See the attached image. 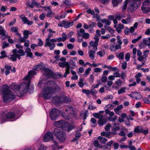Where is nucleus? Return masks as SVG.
<instances>
[{
	"instance_id": "obj_51",
	"label": "nucleus",
	"mask_w": 150,
	"mask_h": 150,
	"mask_svg": "<svg viewBox=\"0 0 150 150\" xmlns=\"http://www.w3.org/2000/svg\"><path fill=\"white\" fill-rule=\"evenodd\" d=\"M149 52V50H146L144 51L143 52V56L145 57V58H146L147 57L148 54Z\"/></svg>"
},
{
	"instance_id": "obj_17",
	"label": "nucleus",
	"mask_w": 150,
	"mask_h": 150,
	"mask_svg": "<svg viewBox=\"0 0 150 150\" xmlns=\"http://www.w3.org/2000/svg\"><path fill=\"white\" fill-rule=\"evenodd\" d=\"M7 32L4 28L0 25V38L2 40H4L7 36Z\"/></svg>"
},
{
	"instance_id": "obj_61",
	"label": "nucleus",
	"mask_w": 150,
	"mask_h": 150,
	"mask_svg": "<svg viewBox=\"0 0 150 150\" xmlns=\"http://www.w3.org/2000/svg\"><path fill=\"white\" fill-rule=\"evenodd\" d=\"M38 41L39 42L38 43V45H37L38 46H42L43 44V42L40 38L38 39Z\"/></svg>"
},
{
	"instance_id": "obj_56",
	"label": "nucleus",
	"mask_w": 150,
	"mask_h": 150,
	"mask_svg": "<svg viewBox=\"0 0 150 150\" xmlns=\"http://www.w3.org/2000/svg\"><path fill=\"white\" fill-rule=\"evenodd\" d=\"M91 70V69L90 68H88L85 71V74H84V76L86 77L87 75L89 73L90 71Z\"/></svg>"
},
{
	"instance_id": "obj_12",
	"label": "nucleus",
	"mask_w": 150,
	"mask_h": 150,
	"mask_svg": "<svg viewBox=\"0 0 150 150\" xmlns=\"http://www.w3.org/2000/svg\"><path fill=\"white\" fill-rule=\"evenodd\" d=\"M77 36L78 38L81 37L86 39H88L90 37V35L89 33H86L84 30L82 28L78 30Z\"/></svg>"
},
{
	"instance_id": "obj_29",
	"label": "nucleus",
	"mask_w": 150,
	"mask_h": 150,
	"mask_svg": "<svg viewBox=\"0 0 150 150\" xmlns=\"http://www.w3.org/2000/svg\"><path fill=\"white\" fill-rule=\"evenodd\" d=\"M88 54L90 58L91 59H93L95 58L94 55L95 54V52L94 50H90L88 52Z\"/></svg>"
},
{
	"instance_id": "obj_13",
	"label": "nucleus",
	"mask_w": 150,
	"mask_h": 150,
	"mask_svg": "<svg viewBox=\"0 0 150 150\" xmlns=\"http://www.w3.org/2000/svg\"><path fill=\"white\" fill-rule=\"evenodd\" d=\"M59 111L56 108L53 109L50 112V116L52 120H56L59 116Z\"/></svg>"
},
{
	"instance_id": "obj_21",
	"label": "nucleus",
	"mask_w": 150,
	"mask_h": 150,
	"mask_svg": "<svg viewBox=\"0 0 150 150\" xmlns=\"http://www.w3.org/2000/svg\"><path fill=\"white\" fill-rule=\"evenodd\" d=\"M113 143V141L111 140L108 142L107 144L103 146V147L104 150L107 149L108 150H110L111 148V145H112Z\"/></svg>"
},
{
	"instance_id": "obj_64",
	"label": "nucleus",
	"mask_w": 150,
	"mask_h": 150,
	"mask_svg": "<svg viewBox=\"0 0 150 150\" xmlns=\"http://www.w3.org/2000/svg\"><path fill=\"white\" fill-rule=\"evenodd\" d=\"M98 140H95L93 142V144L95 146H100V144H99Z\"/></svg>"
},
{
	"instance_id": "obj_46",
	"label": "nucleus",
	"mask_w": 150,
	"mask_h": 150,
	"mask_svg": "<svg viewBox=\"0 0 150 150\" xmlns=\"http://www.w3.org/2000/svg\"><path fill=\"white\" fill-rule=\"evenodd\" d=\"M66 71L65 72L64 74V77H67V76L68 74H69V69L70 68V66H66Z\"/></svg>"
},
{
	"instance_id": "obj_22",
	"label": "nucleus",
	"mask_w": 150,
	"mask_h": 150,
	"mask_svg": "<svg viewBox=\"0 0 150 150\" xmlns=\"http://www.w3.org/2000/svg\"><path fill=\"white\" fill-rule=\"evenodd\" d=\"M11 30L12 33H15L16 35L21 36V34L18 33V28L17 27H13L11 28Z\"/></svg>"
},
{
	"instance_id": "obj_30",
	"label": "nucleus",
	"mask_w": 150,
	"mask_h": 150,
	"mask_svg": "<svg viewBox=\"0 0 150 150\" xmlns=\"http://www.w3.org/2000/svg\"><path fill=\"white\" fill-rule=\"evenodd\" d=\"M107 122V120L104 119L99 120L98 123L100 126H101L105 124Z\"/></svg>"
},
{
	"instance_id": "obj_58",
	"label": "nucleus",
	"mask_w": 150,
	"mask_h": 150,
	"mask_svg": "<svg viewBox=\"0 0 150 150\" xmlns=\"http://www.w3.org/2000/svg\"><path fill=\"white\" fill-rule=\"evenodd\" d=\"M87 13L90 14L92 15H94V12L93 10H92L91 9H88L87 11Z\"/></svg>"
},
{
	"instance_id": "obj_28",
	"label": "nucleus",
	"mask_w": 150,
	"mask_h": 150,
	"mask_svg": "<svg viewBox=\"0 0 150 150\" xmlns=\"http://www.w3.org/2000/svg\"><path fill=\"white\" fill-rule=\"evenodd\" d=\"M142 130V126H137L134 127V132L137 133H139L141 132Z\"/></svg>"
},
{
	"instance_id": "obj_41",
	"label": "nucleus",
	"mask_w": 150,
	"mask_h": 150,
	"mask_svg": "<svg viewBox=\"0 0 150 150\" xmlns=\"http://www.w3.org/2000/svg\"><path fill=\"white\" fill-rule=\"evenodd\" d=\"M76 127V126L74 125H69L68 127L67 131L68 132H70V131L74 129Z\"/></svg>"
},
{
	"instance_id": "obj_18",
	"label": "nucleus",
	"mask_w": 150,
	"mask_h": 150,
	"mask_svg": "<svg viewBox=\"0 0 150 150\" xmlns=\"http://www.w3.org/2000/svg\"><path fill=\"white\" fill-rule=\"evenodd\" d=\"M65 122L63 120L55 122L54 123V125L57 127L61 128L64 127Z\"/></svg>"
},
{
	"instance_id": "obj_50",
	"label": "nucleus",
	"mask_w": 150,
	"mask_h": 150,
	"mask_svg": "<svg viewBox=\"0 0 150 150\" xmlns=\"http://www.w3.org/2000/svg\"><path fill=\"white\" fill-rule=\"evenodd\" d=\"M9 45V44L6 42L5 41H4L2 44V48L3 49L6 48V47H8Z\"/></svg>"
},
{
	"instance_id": "obj_24",
	"label": "nucleus",
	"mask_w": 150,
	"mask_h": 150,
	"mask_svg": "<svg viewBox=\"0 0 150 150\" xmlns=\"http://www.w3.org/2000/svg\"><path fill=\"white\" fill-rule=\"evenodd\" d=\"M97 139L100 143L103 144H105L106 142L107 141L106 138L101 136L98 137L97 138Z\"/></svg>"
},
{
	"instance_id": "obj_59",
	"label": "nucleus",
	"mask_w": 150,
	"mask_h": 150,
	"mask_svg": "<svg viewBox=\"0 0 150 150\" xmlns=\"http://www.w3.org/2000/svg\"><path fill=\"white\" fill-rule=\"evenodd\" d=\"M63 3L67 5H69L71 4V1L70 0H65L63 2Z\"/></svg>"
},
{
	"instance_id": "obj_15",
	"label": "nucleus",
	"mask_w": 150,
	"mask_h": 150,
	"mask_svg": "<svg viewBox=\"0 0 150 150\" xmlns=\"http://www.w3.org/2000/svg\"><path fill=\"white\" fill-rule=\"evenodd\" d=\"M19 17L25 24H26L28 25H30L33 23V21H30L24 14H22L20 15Z\"/></svg>"
},
{
	"instance_id": "obj_7",
	"label": "nucleus",
	"mask_w": 150,
	"mask_h": 150,
	"mask_svg": "<svg viewBox=\"0 0 150 150\" xmlns=\"http://www.w3.org/2000/svg\"><path fill=\"white\" fill-rule=\"evenodd\" d=\"M62 117L66 120H69L74 116V111L72 107H69L65 111L61 112Z\"/></svg>"
},
{
	"instance_id": "obj_26",
	"label": "nucleus",
	"mask_w": 150,
	"mask_h": 150,
	"mask_svg": "<svg viewBox=\"0 0 150 150\" xmlns=\"http://www.w3.org/2000/svg\"><path fill=\"white\" fill-rule=\"evenodd\" d=\"M31 50L30 48H27L25 51V52L27 54V57H29L30 58H32L33 54L31 52Z\"/></svg>"
},
{
	"instance_id": "obj_5",
	"label": "nucleus",
	"mask_w": 150,
	"mask_h": 150,
	"mask_svg": "<svg viewBox=\"0 0 150 150\" xmlns=\"http://www.w3.org/2000/svg\"><path fill=\"white\" fill-rule=\"evenodd\" d=\"M53 35V34L52 33H49L47 38L45 39V42L44 45L45 47H49L50 50H52L54 49L55 47V44L54 42H57V40L56 39H50V38Z\"/></svg>"
},
{
	"instance_id": "obj_63",
	"label": "nucleus",
	"mask_w": 150,
	"mask_h": 150,
	"mask_svg": "<svg viewBox=\"0 0 150 150\" xmlns=\"http://www.w3.org/2000/svg\"><path fill=\"white\" fill-rule=\"evenodd\" d=\"M81 136V134L80 132H79V130H76V134H75V136L76 137H79Z\"/></svg>"
},
{
	"instance_id": "obj_19",
	"label": "nucleus",
	"mask_w": 150,
	"mask_h": 150,
	"mask_svg": "<svg viewBox=\"0 0 150 150\" xmlns=\"http://www.w3.org/2000/svg\"><path fill=\"white\" fill-rule=\"evenodd\" d=\"M130 96L137 100L141 98L142 97L141 94L137 92L132 93L130 94Z\"/></svg>"
},
{
	"instance_id": "obj_27",
	"label": "nucleus",
	"mask_w": 150,
	"mask_h": 150,
	"mask_svg": "<svg viewBox=\"0 0 150 150\" xmlns=\"http://www.w3.org/2000/svg\"><path fill=\"white\" fill-rule=\"evenodd\" d=\"M59 60L63 62V63H59V66H61V64H63V65L65 64L66 65V66H68L69 65L68 63L65 61L66 60V59L65 57H62L61 58L59 59Z\"/></svg>"
},
{
	"instance_id": "obj_48",
	"label": "nucleus",
	"mask_w": 150,
	"mask_h": 150,
	"mask_svg": "<svg viewBox=\"0 0 150 150\" xmlns=\"http://www.w3.org/2000/svg\"><path fill=\"white\" fill-rule=\"evenodd\" d=\"M62 38L63 39V40H64V41L67 39V35L65 33L63 32L62 34Z\"/></svg>"
},
{
	"instance_id": "obj_38",
	"label": "nucleus",
	"mask_w": 150,
	"mask_h": 150,
	"mask_svg": "<svg viewBox=\"0 0 150 150\" xmlns=\"http://www.w3.org/2000/svg\"><path fill=\"white\" fill-rule=\"evenodd\" d=\"M125 16L124 15L119 14L115 16V18L116 19L120 20H121L122 18H125Z\"/></svg>"
},
{
	"instance_id": "obj_39",
	"label": "nucleus",
	"mask_w": 150,
	"mask_h": 150,
	"mask_svg": "<svg viewBox=\"0 0 150 150\" xmlns=\"http://www.w3.org/2000/svg\"><path fill=\"white\" fill-rule=\"evenodd\" d=\"M122 1V0H112V2L114 6H117L118 4Z\"/></svg>"
},
{
	"instance_id": "obj_23",
	"label": "nucleus",
	"mask_w": 150,
	"mask_h": 150,
	"mask_svg": "<svg viewBox=\"0 0 150 150\" xmlns=\"http://www.w3.org/2000/svg\"><path fill=\"white\" fill-rule=\"evenodd\" d=\"M124 25L122 24H118L116 26V31L119 33H120L121 32L122 29H123L124 28Z\"/></svg>"
},
{
	"instance_id": "obj_10",
	"label": "nucleus",
	"mask_w": 150,
	"mask_h": 150,
	"mask_svg": "<svg viewBox=\"0 0 150 150\" xmlns=\"http://www.w3.org/2000/svg\"><path fill=\"white\" fill-rule=\"evenodd\" d=\"M53 92V89L51 87H47L45 88L42 93V97L46 100L51 99L52 94Z\"/></svg>"
},
{
	"instance_id": "obj_44",
	"label": "nucleus",
	"mask_w": 150,
	"mask_h": 150,
	"mask_svg": "<svg viewBox=\"0 0 150 150\" xmlns=\"http://www.w3.org/2000/svg\"><path fill=\"white\" fill-rule=\"evenodd\" d=\"M142 38V35H140L137 38L132 39V42L134 43H136L139 40Z\"/></svg>"
},
{
	"instance_id": "obj_32",
	"label": "nucleus",
	"mask_w": 150,
	"mask_h": 150,
	"mask_svg": "<svg viewBox=\"0 0 150 150\" xmlns=\"http://www.w3.org/2000/svg\"><path fill=\"white\" fill-rule=\"evenodd\" d=\"M101 21L103 23H105V25H110L111 23V21L110 20L105 18L102 19Z\"/></svg>"
},
{
	"instance_id": "obj_62",
	"label": "nucleus",
	"mask_w": 150,
	"mask_h": 150,
	"mask_svg": "<svg viewBox=\"0 0 150 150\" xmlns=\"http://www.w3.org/2000/svg\"><path fill=\"white\" fill-rule=\"evenodd\" d=\"M93 15V18H96L97 21H99L100 20V16H99L98 14H95L94 13V15Z\"/></svg>"
},
{
	"instance_id": "obj_52",
	"label": "nucleus",
	"mask_w": 150,
	"mask_h": 150,
	"mask_svg": "<svg viewBox=\"0 0 150 150\" xmlns=\"http://www.w3.org/2000/svg\"><path fill=\"white\" fill-rule=\"evenodd\" d=\"M81 114L83 115V119L85 120L88 116V112L87 111L83 112V113L81 112Z\"/></svg>"
},
{
	"instance_id": "obj_25",
	"label": "nucleus",
	"mask_w": 150,
	"mask_h": 150,
	"mask_svg": "<svg viewBox=\"0 0 150 150\" xmlns=\"http://www.w3.org/2000/svg\"><path fill=\"white\" fill-rule=\"evenodd\" d=\"M67 21L66 20H64L62 21L60 23L58 24V25L59 27H64L66 28Z\"/></svg>"
},
{
	"instance_id": "obj_54",
	"label": "nucleus",
	"mask_w": 150,
	"mask_h": 150,
	"mask_svg": "<svg viewBox=\"0 0 150 150\" xmlns=\"http://www.w3.org/2000/svg\"><path fill=\"white\" fill-rule=\"evenodd\" d=\"M125 59L127 61H128L130 59V54L129 52H128L125 55Z\"/></svg>"
},
{
	"instance_id": "obj_16",
	"label": "nucleus",
	"mask_w": 150,
	"mask_h": 150,
	"mask_svg": "<svg viewBox=\"0 0 150 150\" xmlns=\"http://www.w3.org/2000/svg\"><path fill=\"white\" fill-rule=\"evenodd\" d=\"M53 136L52 134L50 132L47 133L44 136L43 139L45 142H48L53 139Z\"/></svg>"
},
{
	"instance_id": "obj_42",
	"label": "nucleus",
	"mask_w": 150,
	"mask_h": 150,
	"mask_svg": "<svg viewBox=\"0 0 150 150\" xmlns=\"http://www.w3.org/2000/svg\"><path fill=\"white\" fill-rule=\"evenodd\" d=\"M107 68L108 69L110 70L113 71L115 72L119 71V69L116 67H111V66H108Z\"/></svg>"
},
{
	"instance_id": "obj_35",
	"label": "nucleus",
	"mask_w": 150,
	"mask_h": 150,
	"mask_svg": "<svg viewBox=\"0 0 150 150\" xmlns=\"http://www.w3.org/2000/svg\"><path fill=\"white\" fill-rule=\"evenodd\" d=\"M124 52H120L116 54V56L119 59H122L124 58Z\"/></svg>"
},
{
	"instance_id": "obj_6",
	"label": "nucleus",
	"mask_w": 150,
	"mask_h": 150,
	"mask_svg": "<svg viewBox=\"0 0 150 150\" xmlns=\"http://www.w3.org/2000/svg\"><path fill=\"white\" fill-rule=\"evenodd\" d=\"M18 118L16 117L14 114L12 112L7 113L6 115H3L0 116V122L1 123H3L7 121H14Z\"/></svg>"
},
{
	"instance_id": "obj_55",
	"label": "nucleus",
	"mask_w": 150,
	"mask_h": 150,
	"mask_svg": "<svg viewBox=\"0 0 150 150\" xmlns=\"http://www.w3.org/2000/svg\"><path fill=\"white\" fill-rule=\"evenodd\" d=\"M74 22L73 21L71 22H67L66 26V28H69L71 26H72L73 25Z\"/></svg>"
},
{
	"instance_id": "obj_11",
	"label": "nucleus",
	"mask_w": 150,
	"mask_h": 150,
	"mask_svg": "<svg viewBox=\"0 0 150 150\" xmlns=\"http://www.w3.org/2000/svg\"><path fill=\"white\" fill-rule=\"evenodd\" d=\"M141 9L144 13H147L150 12V0H145L143 2Z\"/></svg>"
},
{
	"instance_id": "obj_45",
	"label": "nucleus",
	"mask_w": 150,
	"mask_h": 150,
	"mask_svg": "<svg viewBox=\"0 0 150 150\" xmlns=\"http://www.w3.org/2000/svg\"><path fill=\"white\" fill-rule=\"evenodd\" d=\"M117 42L118 44L121 45L122 44V42L121 40V37L119 35H118L117 36Z\"/></svg>"
},
{
	"instance_id": "obj_2",
	"label": "nucleus",
	"mask_w": 150,
	"mask_h": 150,
	"mask_svg": "<svg viewBox=\"0 0 150 150\" xmlns=\"http://www.w3.org/2000/svg\"><path fill=\"white\" fill-rule=\"evenodd\" d=\"M42 68H40L42 73L47 77L50 78L54 79L63 78L62 74H56L50 70L49 68H46L44 66H41Z\"/></svg>"
},
{
	"instance_id": "obj_57",
	"label": "nucleus",
	"mask_w": 150,
	"mask_h": 150,
	"mask_svg": "<svg viewBox=\"0 0 150 150\" xmlns=\"http://www.w3.org/2000/svg\"><path fill=\"white\" fill-rule=\"evenodd\" d=\"M110 35L109 34H107L105 36H102L101 37V38L103 39H107L108 38H110Z\"/></svg>"
},
{
	"instance_id": "obj_3",
	"label": "nucleus",
	"mask_w": 150,
	"mask_h": 150,
	"mask_svg": "<svg viewBox=\"0 0 150 150\" xmlns=\"http://www.w3.org/2000/svg\"><path fill=\"white\" fill-rule=\"evenodd\" d=\"M3 101L6 102L8 101H12L15 98V96L8 88H5L2 91Z\"/></svg>"
},
{
	"instance_id": "obj_43",
	"label": "nucleus",
	"mask_w": 150,
	"mask_h": 150,
	"mask_svg": "<svg viewBox=\"0 0 150 150\" xmlns=\"http://www.w3.org/2000/svg\"><path fill=\"white\" fill-rule=\"evenodd\" d=\"M146 58L143 55H142L139 57L138 58V59L139 61L140 62H145V60L146 59Z\"/></svg>"
},
{
	"instance_id": "obj_31",
	"label": "nucleus",
	"mask_w": 150,
	"mask_h": 150,
	"mask_svg": "<svg viewBox=\"0 0 150 150\" xmlns=\"http://www.w3.org/2000/svg\"><path fill=\"white\" fill-rule=\"evenodd\" d=\"M105 112L106 114H108L109 117H113L114 115L115 114L113 112L111 111L108 109H105Z\"/></svg>"
},
{
	"instance_id": "obj_20",
	"label": "nucleus",
	"mask_w": 150,
	"mask_h": 150,
	"mask_svg": "<svg viewBox=\"0 0 150 150\" xmlns=\"http://www.w3.org/2000/svg\"><path fill=\"white\" fill-rule=\"evenodd\" d=\"M5 68L6 69L5 71V74L6 75L10 73L9 70H11V71L15 72L16 71L15 68L14 67L12 69V66H5Z\"/></svg>"
},
{
	"instance_id": "obj_14",
	"label": "nucleus",
	"mask_w": 150,
	"mask_h": 150,
	"mask_svg": "<svg viewBox=\"0 0 150 150\" xmlns=\"http://www.w3.org/2000/svg\"><path fill=\"white\" fill-rule=\"evenodd\" d=\"M146 46L150 48V38L143 39L142 42L139 45V46L141 48H145Z\"/></svg>"
},
{
	"instance_id": "obj_8",
	"label": "nucleus",
	"mask_w": 150,
	"mask_h": 150,
	"mask_svg": "<svg viewBox=\"0 0 150 150\" xmlns=\"http://www.w3.org/2000/svg\"><path fill=\"white\" fill-rule=\"evenodd\" d=\"M52 100L56 105L61 102L67 103L70 101V100L68 98L64 95L60 96H55L52 98Z\"/></svg>"
},
{
	"instance_id": "obj_37",
	"label": "nucleus",
	"mask_w": 150,
	"mask_h": 150,
	"mask_svg": "<svg viewBox=\"0 0 150 150\" xmlns=\"http://www.w3.org/2000/svg\"><path fill=\"white\" fill-rule=\"evenodd\" d=\"M48 12L46 15V16L48 17H51L53 14V13L52 12L50 7H48Z\"/></svg>"
},
{
	"instance_id": "obj_34",
	"label": "nucleus",
	"mask_w": 150,
	"mask_h": 150,
	"mask_svg": "<svg viewBox=\"0 0 150 150\" xmlns=\"http://www.w3.org/2000/svg\"><path fill=\"white\" fill-rule=\"evenodd\" d=\"M84 80V79L83 78H79V81L78 83V85L80 87L82 88L83 86L84 85V84L83 83Z\"/></svg>"
},
{
	"instance_id": "obj_33",
	"label": "nucleus",
	"mask_w": 150,
	"mask_h": 150,
	"mask_svg": "<svg viewBox=\"0 0 150 150\" xmlns=\"http://www.w3.org/2000/svg\"><path fill=\"white\" fill-rule=\"evenodd\" d=\"M0 54H1V55L0 56V59H2L7 57L6 52L5 50L1 51V52Z\"/></svg>"
},
{
	"instance_id": "obj_36",
	"label": "nucleus",
	"mask_w": 150,
	"mask_h": 150,
	"mask_svg": "<svg viewBox=\"0 0 150 150\" xmlns=\"http://www.w3.org/2000/svg\"><path fill=\"white\" fill-rule=\"evenodd\" d=\"M127 89L126 87H122L118 91V94H120L122 93H124L126 92V90Z\"/></svg>"
},
{
	"instance_id": "obj_40",
	"label": "nucleus",
	"mask_w": 150,
	"mask_h": 150,
	"mask_svg": "<svg viewBox=\"0 0 150 150\" xmlns=\"http://www.w3.org/2000/svg\"><path fill=\"white\" fill-rule=\"evenodd\" d=\"M123 82L120 79H119L117 80L116 82V84L118 86L120 87L122 86Z\"/></svg>"
},
{
	"instance_id": "obj_9",
	"label": "nucleus",
	"mask_w": 150,
	"mask_h": 150,
	"mask_svg": "<svg viewBox=\"0 0 150 150\" xmlns=\"http://www.w3.org/2000/svg\"><path fill=\"white\" fill-rule=\"evenodd\" d=\"M54 133L55 136L60 142H62L65 140L66 138L65 133L61 130L57 128H55Z\"/></svg>"
},
{
	"instance_id": "obj_60",
	"label": "nucleus",
	"mask_w": 150,
	"mask_h": 150,
	"mask_svg": "<svg viewBox=\"0 0 150 150\" xmlns=\"http://www.w3.org/2000/svg\"><path fill=\"white\" fill-rule=\"evenodd\" d=\"M82 91L83 93L87 95H88L91 93L90 91L88 90L83 89L82 90Z\"/></svg>"
},
{
	"instance_id": "obj_4",
	"label": "nucleus",
	"mask_w": 150,
	"mask_h": 150,
	"mask_svg": "<svg viewBox=\"0 0 150 150\" xmlns=\"http://www.w3.org/2000/svg\"><path fill=\"white\" fill-rule=\"evenodd\" d=\"M13 54L9 55L8 57L13 61H15L17 58L20 59L21 57L24 56L25 53L22 49H19L17 50L16 49H13L12 50Z\"/></svg>"
},
{
	"instance_id": "obj_49",
	"label": "nucleus",
	"mask_w": 150,
	"mask_h": 150,
	"mask_svg": "<svg viewBox=\"0 0 150 150\" xmlns=\"http://www.w3.org/2000/svg\"><path fill=\"white\" fill-rule=\"evenodd\" d=\"M111 127V125L110 124L108 123L107 124L105 128V130L107 132L109 131Z\"/></svg>"
},
{
	"instance_id": "obj_53",
	"label": "nucleus",
	"mask_w": 150,
	"mask_h": 150,
	"mask_svg": "<svg viewBox=\"0 0 150 150\" xmlns=\"http://www.w3.org/2000/svg\"><path fill=\"white\" fill-rule=\"evenodd\" d=\"M119 71H115L113 73V75L115 77H120L121 75L120 73L118 72Z\"/></svg>"
},
{
	"instance_id": "obj_47",
	"label": "nucleus",
	"mask_w": 150,
	"mask_h": 150,
	"mask_svg": "<svg viewBox=\"0 0 150 150\" xmlns=\"http://www.w3.org/2000/svg\"><path fill=\"white\" fill-rule=\"evenodd\" d=\"M31 3L33 5H34L37 7H40V3H38L35 1H32Z\"/></svg>"
},
{
	"instance_id": "obj_1",
	"label": "nucleus",
	"mask_w": 150,
	"mask_h": 150,
	"mask_svg": "<svg viewBox=\"0 0 150 150\" xmlns=\"http://www.w3.org/2000/svg\"><path fill=\"white\" fill-rule=\"evenodd\" d=\"M35 74L36 73L34 71H29L28 75L25 76L23 79L24 81L23 83L19 85H17L15 83H13L10 85V88L16 92L17 94L20 93L21 96L25 95L28 92L31 79Z\"/></svg>"
}]
</instances>
